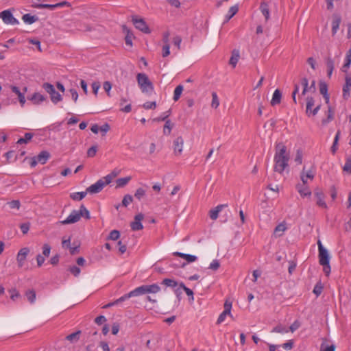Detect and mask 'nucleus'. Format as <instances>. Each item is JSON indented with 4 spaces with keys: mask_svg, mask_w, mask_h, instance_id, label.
<instances>
[{
    "mask_svg": "<svg viewBox=\"0 0 351 351\" xmlns=\"http://www.w3.org/2000/svg\"><path fill=\"white\" fill-rule=\"evenodd\" d=\"M328 114L327 118L322 120L323 125L327 124L328 123L331 121L334 118V112L330 107L328 108Z\"/></svg>",
    "mask_w": 351,
    "mask_h": 351,
    "instance_id": "42",
    "label": "nucleus"
},
{
    "mask_svg": "<svg viewBox=\"0 0 351 351\" xmlns=\"http://www.w3.org/2000/svg\"><path fill=\"white\" fill-rule=\"evenodd\" d=\"M145 294L143 285L140 286L134 289V290L129 292V296L136 297Z\"/></svg>",
    "mask_w": 351,
    "mask_h": 351,
    "instance_id": "29",
    "label": "nucleus"
},
{
    "mask_svg": "<svg viewBox=\"0 0 351 351\" xmlns=\"http://www.w3.org/2000/svg\"><path fill=\"white\" fill-rule=\"evenodd\" d=\"M351 64V58L350 57H346V62L342 66V71L343 72H347L348 69L350 67Z\"/></svg>",
    "mask_w": 351,
    "mask_h": 351,
    "instance_id": "61",
    "label": "nucleus"
},
{
    "mask_svg": "<svg viewBox=\"0 0 351 351\" xmlns=\"http://www.w3.org/2000/svg\"><path fill=\"white\" fill-rule=\"evenodd\" d=\"M33 7L36 8H38V9H40V8H49L50 10H54L55 8H56V4L38 3V4L34 5Z\"/></svg>",
    "mask_w": 351,
    "mask_h": 351,
    "instance_id": "47",
    "label": "nucleus"
},
{
    "mask_svg": "<svg viewBox=\"0 0 351 351\" xmlns=\"http://www.w3.org/2000/svg\"><path fill=\"white\" fill-rule=\"evenodd\" d=\"M314 195H315V197L316 199V204L319 207H322L323 208H326L327 205L324 200V194L323 193L322 191L319 189H317L315 191Z\"/></svg>",
    "mask_w": 351,
    "mask_h": 351,
    "instance_id": "13",
    "label": "nucleus"
},
{
    "mask_svg": "<svg viewBox=\"0 0 351 351\" xmlns=\"http://www.w3.org/2000/svg\"><path fill=\"white\" fill-rule=\"evenodd\" d=\"M82 217V213L77 210H73L70 215L62 221V224H70L78 221Z\"/></svg>",
    "mask_w": 351,
    "mask_h": 351,
    "instance_id": "11",
    "label": "nucleus"
},
{
    "mask_svg": "<svg viewBox=\"0 0 351 351\" xmlns=\"http://www.w3.org/2000/svg\"><path fill=\"white\" fill-rule=\"evenodd\" d=\"M9 292L10 293V298L13 301L16 300L21 296L19 292L16 289H12L9 290Z\"/></svg>",
    "mask_w": 351,
    "mask_h": 351,
    "instance_id": "54",
    "label": "nucleus"
},
{
    "mask_svg": "<svg viewBox=\"0 0 351 351\" xmlns=\"http://www.w3.org/2000/svg\"><path fill=\"white\" fill-rule=\"evenodd\" d=\"M91 86H92V89H93V93L97 95V93H98V91L100 88V83L99 82H93V84H91Z\"/></svg>",
    "mask_w": 351,
    "mask_h": 351,
    "instance_id": "62",
    "label": "nucleus"
},
{
    "mask_svg": "<svg viewBox=\"0 0 351 351\" xmlns=\"http://www.w3.org/2000/svg\"><path fill=\"white\" fill-rule=\"evenodd\" d=\"M219 97L215 92L212 93V102H211V107L216 109L219 106Z\"/></svg>",
    "mask_w": 351,
    "mask_h": 351,
    "instance_id": "39",
    "label": "nucleus"
},
{
    "mask_svg": "<svg viewBox=\"0 0 351 351\" xmlns=\"http://www.w3.org/2000/svg\"><path fill=\"white\" fill-rule=\"evenodd\" d=\"M351 89V78L349 77H346V84L343 87V97L344 99H348L350 97V90Z\"/></svg>",
    "mask_w": 351,
    "mask_h": 351,
    "instance_id": "20",
    "label": "nucleus"
},
{
    "mask_svg": "<svg viewBox=\"0 0 351 351\" xmlns=\"http://www.w3.org/2000/svg\"><path fill=\"white\" fill-rule=\"evenodd\" d=\"M22 19L26 24H32L38 20V17L31 15L30 14H25L22 16Z\"/></svg>",
    "mask_w": 351,
    "mask_h": 351,
    "instance_id": "28",
    "label": "nucleus"
},
{
    "mask_svg": "<svg viewBox=\"0 0 351 351\" xmlns=\"http://www.w3.org/2000/svg\"><path fill=\"white\" fill-rule=\"evenodd\" d=\"M79 213H82V217L89 219L90 218V213L86 209V208L84 205H81L80 210H78Z\"/></svg>",
    "mask_w": 351,
    "mask_h": 351,
    "instance_id": "45",
    "label": "nucleus"
},
{
    "mask_svg": "<svg viewBox=\"0 0 351 351\" xmlns=\"http://www.w3.org/2000/svg\"><path fill=\"white\" fill-rule=\"evenodd\" d=\"M172 124L169 119L166 120L165 124L163 128V132L165 134L169 135L170 134L172 129Z\"/></svg>",
    "mask_w": 351,
    "mask_h": 351,
    "instance_id": "41",
    "label": "nucleus"
},
{
    "mask_svg": "<svg viewBox=\"0 0 351 351\" xmlns=\"http://www.w3.org/2000/svg\"><path fill=\"white\" fill-rule=\"evenodd\" d=\"M133 202V197L132 195L127 194L123 197L122 200V206L127 207L129 204H130Z\"/></svg>",
    "mask_w": 351,
    "mask_h": 351,
    "instance_id": "48",
    "label": "nucleus"
},
{
    "mask_svg": "<svg viewBox=\"0 0 351 351\" xmlns=\"http://www.w3.org/2000/svg\"><path fill=\"white\" fill-rule=\"evenodd\" d=\"M182 91H183V86L182 85H178L176 87L174 92H173V97L174 101H178L180 99Z\"/></svg>",
    "mask_w": 351,
    "mask_h": 351,
    "instance_id": "35",
    "label": "nucleus"
},
{
    "mask_svg": "<svg viewBox=\"0 0 351 351\" xmlns=\"http://www.w3.org/2000/svg\"><path fill=\"white\" fill-rule=\"evenodd\" d=\"M50 154L47 151H43L41 152L37 156V162H39V163L44 165L47 162L48 159L49 158Z\"/></svg>",
    "mask_w": 351,
    "mask_h": 351,
    "instance_id": "25",
    "label": "nucleus"
},
{
    "mask_svg": "<svg viewBox=\"0 0 351 351\" xmlns=\"http://www.w3.org/2000/svg\"><path fill=\"white\" fill-rule=\"evenodd\" d=\"M51 100L53 104H57L62 99L61 95L58 93L56 90L50 94Z\"/></svg>",
    "mask_w": 351,
    "mask_h": 351,
    "instance_id": "36",
    "label": "nucleus"
},
{
    "mask_svg": "<svg viewBox=\"0 0 351 351\" xmlns=\"http://www.w3.org/2000/svg\"><path fill=\"white\" fill-rule=\"evenodd\" d=\"M81 331L78 330L73 332L66 337V339L69 341L71 343H76L80 339Z\"/></svg>",
    "mask_w": 351,
    "mask_h": 351,
    "instance_id": "30",
    "label": "nucleus"
},
{
    "mask_svg": "<svg viewBox=\"0 0 351 351\" xmlns=\"http://www.w3.org/2000/svg\"><path fill=\"white\" fill-rule=\"evenodd\" d=\"M323 289H324L323 285L319 281L315 286V287L313 290V292L316 295V296H319L322 293Z\"/></svg>",
    "mask_w": 351,
    "mask_h": 351,
    "instance_id": "44",
    "label": "nucleus"
},
{
    "mask_svg": "<svg viewBox=\"0 0 351 351\" xmlns=\"http://www.w3.org/2000/svg\"><path fill=\"white\" fill-rule=\"evenodd\" d=\"M145 294L157 293L160 291V287L158 284L145 285H143Z\"/></svg>",
    "mask_w": 351,
    "mask_h": 351,
    "instance_id": "17",
    "label": "nucleus"
},
{
    "mask_svg": "<svg viewBox=\"0 0 351 351\" xmlns=\"http://www.w3.org/2000/svg\"><path fill=\"white\" fill-rule=\"evenodd\" d=\"M50 252H51V246L47 243H45L43 245V256L48 257L50 255Z\"/></svg>",
    "mask_w": 351,
    "mask_h": 351,
    "instance_id": "56",
    "label": "nucleus"
},
{
    "mask_svg": "<svg viewBox=\"0 0 351 351\" xmlns=\"http://www.w3.org/2000/svg\"><path fill=\"white\" fill-rule=\"evenodd\" d=\"M239 52L238 51H233L229 61L230 64L233 67H235L239 61Z\"/></svg>",
    "mask_w": 351,
    "mask_h": 351,
    "instance_id": "31",
    "label": "nucleus"
},
{
    "mask_svg": "<svg viewBox=\"0 0 351 351\" xmlns=\"http://www.w3.org/2000/svg\"><path fill=\"white\" fill-rule=\"evenodd\" d=\"M173 153L176 156H180L183 151L184 139L182 136L177 137L173 141Z\"/></svg>",
    "mask_w": 351,
    "mask_h": 351,
    "instance_id": "12",
    "label": "nucleus"
},
{
    "mask_svg": "<svg viewBox=\"0 0 351 351\" xmlns=\"http://www.w3.org/2000/svg\"><path fill=\"white\" fill-rule=\"evenodd\" d=\"M272 332H276V333H280V334H285L289 332V328L282 325H278L276 327L273 328L271 330Z\"/></svg>",
    "mask_w": 351,
    "mask_h": 351,
    "instance_id": "34",
    "label": "nucleus"
},
{
    "mask_svg": "<svg viewBox=\"0 0 351 351\" xmlns=\"http://www.w3.org/2000/svg\"><path fill=\"white\" fill-rule=\"evenodd\" d=\"M274 169L276 172L283 174L285 171L289 172V153L287 147L282 143L276 145V151L274 155Z\"/></svg>",
    "mask_w": 351,
    "mask_h": 351,
    "instance_id": "1",
    "label": "nucleus"
},
{
    "mask_svg": "<svg viewBox=\"0 0 351 351\" xmlns=\"http://www.w3.org/2000/svg\"><path fill=\"white\" fill-rule=\"evenodd\" d=\"M103 88L106 92L108 96L110 97V90L112 88L111 83L108 81H106L103 84Z\"/></svg>",
    "mask_w": 351,
    "mask_h": 351,
    "instance_id": "58",
    "label": "nucleus"
},
{
    "mask_svg": "<svg viewBox=\"0 0 351 351\" xmlns=\"http://www.w3.org/2000/svg\"><path fill=\"white\" fill-rule=\"evenodd\" d=\"M343 170L351 173V159H347L345 165L343 167Z\"/></svg>",
    "mask_w": 351,
    "mask_h": 351,
    "instance_id": "64",
    "label": "nucleus"
},
{
    "mask_svg": "<svg viewBox=\"0 0 351 351\" xmlns=\"http://www.w3.org/2000/svg\"><path fill=\"white\" fill-rule=\"evenodd\" d=\"M219 267H220V263H219V260L215 259L210 263L208 268L211 270L216 271L219 268Z\"/></svg>",
    "mask_w": 351,
    "mask_h": 351,
    "instance_id": "51",
    "label": "nucleus"
},
{
    "mask_svg": "<svg viewBox=\"0 0 351 351\" xmlns=\"http://www.w3.org/2000/svg\"><path fill=\"white\" fill-rule=\"evenodd\" d=\"M326 66L328 68V76L330 77L334 69V61L328 58L326 61Z\"/></svg>",
    "mask_w": 351,
    "mask_h": 351,
    "instance_id": "46",
    "label": "nucleus"
},
{
    "mask_svg": "<svg viewBox=\"0 0 351 351\" xmlns=\"http://www.w3.org/2000/svg\"><path fill=\"white\" fill-rule=\"evenodd\" d=\"M120 237V233L118 230H112L108 236V239L117 241Z\"/></svg>",
    "mask_w": 351,
    "mask_h": 351,
    "instance_id": "52",
    "label": "nucleus"
},
{
    "mask_svg": "<svg viewBox=\"0 0 351 351\" xmlns=\"http://www.w3.org/2000/svg\"><path fill=\"white\" fill-rule=\"evenodd\" d=\"M231 309H232V302L228 300H226V302L224 303V310L219 315V316L217 319V324H220L222 322H223L227 316L232 317Z\"/></svg>",
    "mask_w": 351,
    "mask_h": 351,
    "instance_id": "8",
    "label": "nucleus"
},
{
    "mask_svg": "<svg viewBox=\"0 0 351 351\" xmlns=\"http://www.w3.org/2000/svg\"><path fill=\"white\" fill-rule=\"evenodd\" d=\"M144 219V215L138 213L135 215L134 220L130 223L131 229L134 231L141 230L143 228L142 221Z\"/></svg>",
    "mask_w": 351,
    "mask_h": 351,
    "instance_id": "9",
    "label": "nucleus"
},
{
    "mask_svg": "<svg viewBox=\"0 0 351 351\" xmlns=\"http://www.w3.org/2000/svg\"><path fill=\"white\" fill-rule=\"evenodd\" d=\"M97 152V146L93 145L90 147L87 151V156L90 158H93L96 155Z\"/></svg>",
    "mask_w": 351,
    "mask_h": 351,
    "instance_id": "53",
    "label": "nucleus"
},
{
    "mask_svg": "<svg viewBox=\"0 0 351 351\" xmlns=\"http://www.w3.org/2000/svg\"><path fill=\"white\" fill-rule=\"evenodd\" d=\"M162 284L171 288H178L179 287L178 282L173 280L170 278H165L162 280Z\"/></svg>",
    "mask_w": 351,
    "mask_h": 351,
    "instance_id": "32",
    "label": "nucleus"
},
{
    "mask_svg": "<svg viewBox=\"0 0 351 351\" xmlns=\"http://www.w3.org/2000/svg\"><path fill=\"white\" fill-rule=\"evenodd\" d=\"M12 91L18 96L19 101L21 106H23L25 104V93L27 91V87L24 88V93L21 92L19 88L15 86H11Z\"/></svg>",
    "mask_w": 351,
    "mask_h": 351,
    "instance_id": "14",
    "label": "nucleus"
},
{
    "mask_svg": "<svg viewBox=\"0 0 351 351\" xmlns=\"http://www.w3.org/2000/svg\"><path fill=\"white\" fill-rule=\"evenodd\" d=\"M287 229L285 222L279 223L274 229V234L275 237H281L285 231Z\"/></svg>",
    "mask_w": 351,
    "mask_h": 351,
    "instance_id": "23",
    "label": "nucleus"
},
{
    "mask_svg": "<svg viewBox=\"0 0 351 351\" xmlns=\"http://www.w3.org/2000/svg\"><path fill=\"white\" fill-rule=\"evenodd\" d=\"M304 152L301 149H298L296 150V154L294 158V161L297 165H301L302 163V158H303Z\"/></svg>",
    "mask_w": 351,
    "mask_h": 351,
    "instance_id": "38",
    "label": "nucleus"
},
{
    "mask_svg": "<svg viewBox=\"0 0 351 351\" xmlns=\"http://www.w3.org/2000/svg\"><path fill=\"white\" fill-rule=\"evenodd\" d=\"M281 98H282V93L280 91V90L279 89L275 90L273 93L272 98L271 100V105L274 106L279 104L281 101Z\"/></svg>",
    "mask_w": 351,
    "mask_h": 351,
    "instance_id": "24",
    "label": "nucleus"
},
{
    "mask_svg": "<svg viewBox=\"0 0 351 351\" xmlns=\"http://www.w3.org/2000/svg\"><path fill=\"white\" fill-rule=\"evenodd\" d=\"M260 10L262 14L264 16L265 21L267 22L269 19V10L268 5L266 3H262L260 6Z\"/></svg>",
    "mask_w": 351,
    "mask_h": 351,
    "instance_id": "27",
    "label": "nucleus"
},
{
    "mask_svg": "<svg viewBox=\"0 0 351 351\" xmlns=\"http://www.w3.org/2000/svg\"><path fill=\"white\" fill-rule=\"evenodd\" d=\"M1 18L4 23L7 25H16L19 24V21L14 17L12 12L10 10H5L1 12Z\"/></svg>",
    "mask_w": 351,
    "mask_h": 351,
    "instance_id": "7",
    "label": "nucleus"
},
{
    "mask_svg": "<svg viewBox=\"0 0 351 351\" xmlns=\"http://www.w3.org/2000/svg\"><path fill=\"white\" fill-rule=\"evenodd\" d=\"M182 290H184L186 294L191 298V300H194L193 291L186 287L183 283H180L179 285V287L175 289V293L178 295L182 293Z\"/></svg>",
    "mask_w": 351,
    "mask_h": 351,
    "instance_id": "18",
    "label": "nucleus"
},
{
    "mask_svg": "<svg viewBox=\"0 0 351 351\" xmlns=\"http://www.w3.org/2000/svg\"><path fill=\"white\" fill-rule=\"evenodd\" d=\"M307 172L305 170V167H303L299 178L297 180L295 184V189L300 194V197L304 198L307 196Z\"/></svg>",
    "mask_w": 351,
    "mask_h": 351,
    "instance_id": "4",
    "label": "nucleus"
},
{
    "mask_svg": "<svg viewBox=\"0 0 351 351\" xmlns=\"http://www.w3.org/2000/svg\"><path fill=\"white\" fill-rule=\"evenodd\" d=\"M340 134H341V132L340 130H338L336 135H335V139H334V142H333V144L331 147V152L335 154L337 149V143H338V141H339V136H340Z\"/></svg>",
    "mask_w": 351,
    "mask_h": 351,
    "instance_id": "43",
    "label": "nucleus"
},
{
    "mask_svg": "<svg viewBox=\"0 0 351 351\" xmlns=\"http://www.w3.org/2000/svg\"><path fill=\"white\" fill-rule=\"evenodd\" d=\"M112 179H113V176L108 174V175L104 176V178H102L101 179H99V180H101V182L104 184V186H105L106 185L110 184L112 182Z\"/></svg>",
    "mask_w": 351,
    "mask_h": 351,
    "instance_id": "57",
    "label": "nucleus"
},
{
    "mask_svg": "<svg viewBox=\"0 0 351 351\" xmlns=\"http://www.w3.org/2000/svg\"><path fill=\"white\" fill-rule=\"evenodd\" d=\"M132 21L135 27L145 34H149L151 30L143 18L136 15L132 16Z\"/></svg>",
    "mask_w": 351,
    "mask_h": 351,
    "instance_id": "5",
    "label": "nucleus"
},
{
    "mask_svg": "<svg viewBox=\"0 0 351 351\" xmlns=\"http://www.w3.org/2000/svg\"><path fill=\"white\" fill-rule=\"evenodd\" d=\"M136 80L138 85L143 93L149 95L153 93V84L145 73H138L136 75Z\"/></svg>",
    "mask_w": 351,
    "mask_h": 351,
    "instance_id": "3",
    "label": "nucleus"
},
{
    "mask_svg": "<svg viewBox=\"0 0 351 351\" xmlns=\"http://www.w3.org/2000/svg\"><path fill=\"white\" fill-rule=\"evenodd\" d=\"M104 184L101 180H97L95 183L91 184L87 188V191L90 194H95L100 192L104 189Z\"/></svg>",
    "mask_w": 351,
    "mask_h": 351,
    "instance_id": "15",
    "label": "nucleus"
},
{
    "mask_svg": "<svg viewBox=\"0 0 351 351\" xmlns=\"http://www.w3.org/2000/svg\"><path fill=\"white\" fill-rule=\"evenodd\" d=\"M131 180L130 176L125 177V178H121L117 180V187H123L125 186Z\"/></svg>",
    "mask_w": 351,
    "mask_h": 351,
    "instance_id": "33",
    "label": "nucleus"
},
{
    "mask_svg": "<svg viewBox=\"0 0 351 351\" xmlns=\"http://www.w3.org/2000/svg\"><path fill=\"white\" fill-rule=\"evenodd\" d=\"M29 228H30L29 223H23L20 225L21 230L23 234H27L29 230Z\"/></svg>",
    "mask_w": 351,
    "mask_h": 351,
    "instance_id": "59",
    "label": "nucleus"
},
{
    "mask_svg": "<svg viewBox=\"0 0 351 351\" xmlns=\"http://www.w3.org/2000/svg\"><path fill=\"white\" fill-rule=\"evenodd\" d=\"M335 345H330V346H326L325 344V342L324 341L320 346V351H335Z\"/></svg>",
    "mask_w": 351,
    "mask_h": 351,
    "instance_id": "49",
    "label": "nucleus"
},
{
    "mask_svg": "<svg viewBox=\"0 0 351 351\" xmlns=\"http://www.w3.org/2000/svg\"><path fill=\"white\" fill-rule=\"evenodd\" d=\"M239 11L238 5H234L230 8L228 13L225 16L223 23H228Z\"/></svg>",
    "mask_w": 351,
    "mask_h": 351,
    "instance_id": "19",
    "label": "nucleus"
},
{
    "mask_svg": "<svg viewBox=\"0 0 351 351\" xmlns=\"http://www.w3.org/2000/svg\"><path fill=\"white\" fill-rule=\"evenodd\" d=\"M29 252V250L28 247H23L19 251L16 256V261L19 267H22L23 266Z\"/></svg>",
    "mask_w": 351,
    "mask_h": 351,
    "instance_id": "10",
    "label": "nucleus"
},
{
    "mask_svg": "<svg viewBox=\"0 0 351 351\" xmlns=\"http://www.w3.org/2000/svg\"><path fill=\"white\" fill-rule=\"evenodd\" d=\"M319 248V258L320 265H326L330 262V257L328 252L326 248L323 246L320 240L317 241Z\"/></svg>",
    "mask_w": 351,
    "mask_h": 351,
    "instance_id": "6",
    "label": "nucleus"
},
{
    "mask_svg": "<svg viewBox=\"0 0 351 351\" xmlns=\"http://www.w3.org/2000/svg\"><path fill=\"white\" fill-rule=\"evenodd\" d=\"M302 93L299 94L300 87L295 84L294 90L292 93L293 99L295 103H297L296 95L298 94V103L302 108H305V111L307 112V98L305 97L306 92L307 91V80L304 78L302 81Z\"/></svg>",
    "mask_w": 351,
    "mask_h": 351,
    "instance_id": "2",
    "label": "nucleus"
},
{
    "mask_svg": "<svg viewBox=\"0 0 351 351\" xmlns=\"http://www.w3.org/2000/svg\"><path fill=\"white\" fill-rule=\"evenodd\" d=\"M29 99L31 100L34 104L38 105L43 102L46 99V97L39 93H35Z\"/></svg>",
    "mask_w": 351,
    "mask_h": 351,
    "instance_id": "21",
    "label": "nucleus"
},
{
    "mask_svg": "<svg viewBox=\"0 0 351 351\" xmlns=\"http://www.w3.org/2000/svg\"><path fill=\"white\" fill-rule=\"evenodd\" d=\"M145 109H154L156 107L155 101H147L143 105Z\"/></svg>",
    "mask_w": 351,
    "mask_h": 351,
    "instance_id": "63",
    "label": "nucleus"
},
{
    "mask_svg": "<svg viewBox=\"0 0 351 351\" xmlns=\"http://www.w3.org/2000/svg\"><path fill=\"white\" fill-rule=\"evenodd\" d=\"M226 206V205L221 204L216 206L214 209L210 211V217L213 220H215L217 219L219 213L222 210L223 208Z\"/></svg>",
    "mask_w": 351,
    "mask_h": 351,
    "instance_id": "26",
    "label": "nucleus"
},
{
    "mask_svg": "<svg viewBox=\"0 0 351 351\" xmlns=\"http://www.w3.org/2000/svg\"><path fill=\"white\" fill-rule=\"evenodd\" d=\"M8 204L10 208H16L18 210L20 208L21 203L19 200H12Z\"/></svg>",
    "mask_w": 351,
    "mask_h": 351,
    "instance_id": "60",
    "label": "nucleus"
},
{
    "mask_svg": "<svg viewBox=\"0 0 351 351\" xmlns=\"http://www.w3.org/2000/svg\"><path fill=\"white\" fill-rule=\"evenodd\" d=\"M43 88L47 92L49 95L53 92L55 90L54 86L49 83H44L43 84Z\"/></svg>",
    "mask_w": 351,
    "mask_h": 351,
    "instance_id": "55",
    "label": "nucleus"
},
{
    "mask_svg": "<svg viewBox=\"0 0 351 351\" xmlns=\"http://www.w3.org/2000/svg\"><path fill=\"white\" fill-rule=\"evenodd\" d=\"M319 92L323 95L326 101V103L329 101V95L328 94V86L326 82L323 81L319 82Z\"/></svg>",
    "mask_w": 351,
    "mask_h": 351,
    "instance_id": "22",
    "label": "nucleus"
},
{
    "mask_svg": "<svg viewBox=\"0 0 351 351\" xmlns=\"http://www.w3.org/2000/svg\"><path fill=\"white\" fill-rule=\"evenodd\" d=\"M146 195V191L143 188H138L134 193V197L138 199L141 200L143 197H144Z\"/></svg>",
    "mask_w": 351,
    "mask_h": 351,
    "instance_id": "40",
    "label": "nucleus"
},
{
    "mask_svg": "<svg viewBox=\"0 0 351 351\" xmlns=\"http://www.w3.org/2000/svg\"><path fill=\"white\" fill-rule=\"evenodd\" d=\"M25 295L30 303H34L36 300V295L34 290L31 289L25 292Z\"/></svg>",
    "mask_w": 351,
    "mask_h": 351,
    "instance_id": "37",
    "label": "nucleus"
},
{
    "mask_svg": "<svg viewBox=\"0 0 351 351\" xmlns=\"http://www.w3.org/2000/svg\"><path fill=\"white\" fill-rule=\"evenodd\" d=\"M341 21V17L338 14H334L332 15V34L334 36L337 30L339 29V25Z\"/></svg>",
    "mask_w": 351,
    "mask_h": 351,
    "instance_id": "16",
    "label": "nucleus"
},
{
    "mask_svg": "<svg viewBox=\"0 0 351 351\" xmlns=\"http://www.w3.org/2000/svg\"><path fill=\"white\" fill-rule=\"evenodd\" d=\"M132 38H133L132 33L130 31L127 30V34L125 38V44L131 47L132 45Z\"/></svg>",
    "mask_w": 351,
    "mask_h": 351,
    "instance_id": "50",
    "label": "nucleus"
}]
</instances>
